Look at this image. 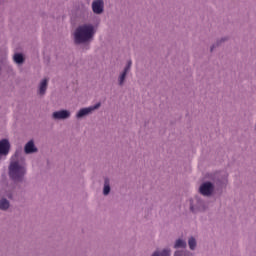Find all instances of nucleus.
<instances>
[{
	"mask_svg": "<svg viewBox=\"0 0 256 256\" xmlns=\"http://www.w3.org/2000/svg\"><path fill=\"white\" fill-rule=\"evenodd\" d=\"M27 175V159L23 156V148L17 147L10 157L8 177L14 183H23Z\"/></svg>",
	"mask_w": 256,
	"mask_h": 256,
	"instance_id": "f257e3e1",
	"label": "nucleus"
},
{
	"mask_svg": "<svg viewBox=\"0 0 256 256\" xmlns=\"http://www.w3.org/2000/svg\"><path fill=\"white\" fill-rule=\"evenodd\" d=\"M207 177L210 179V181L202 183L199 188L200 194L204 197H211V195H213V192L215 191V185L216 187H219V189L227 187V178L229 177L227 173L215 172L208 174Z\"/></svg>",
	"mask_w": 256,
	"mask_h": 256,
	"instance_id": "f03ea898",
	"label": "nucleus"
},
{
	"mask_svg": "<svg viewBox=\"0 0 256 256\" xmlns=\"http://www.w3.org/2000/svg\"><path fill=\"white\" fill-rule=\"evenodd\" d=\"M95 25L91 23H85L79 25L73 33V42L74 45H86V49H89L93 39H95Z\"/></svg>",
	"mask_w": 256,
	"mask_h": 256,
	"instance_id": "7ed1b4c3",
	"label": "nucleus"
},
{
	"mask_svg": "<svg viewBox=\"0 0 256 256\" xmlns=\"http://www.w3.org/2000/svg\"><path fill=\"white\" fill-rule=\"evenodd\" d=\"M19 193L17 186H6L0 190V211H8L11 209V201H17Z\"/></svg>",
	"mask_w": 256,
	"mask_h": 256,
	"instance_id": "20e7f679",
	"label": "nucleus"
},
{
	"mask_svg": "<svg viewBox=\"0 0 256 256\" xmlns=\"http://www.w3.org/2000/svg\"><path fill=\"white\" fill-rule=\"evenodd\" d=\"M209 210V202L205 201L203 198L195 197V199L190 200V211L197 215V213H205Z\"/></svg>",
	"mask_w": 256,
	"mask_h": 256,
	"instance_id": "39448f33",
	"label": "nucleus"
},
{
	"mask_svg": "<svg viewBox=\"0 0 256 256\" xmlns=\"http://www.w3.org/2000/svg\"><path fill=\"white\" fill-rule=\"evenodd\" d=\"M173 249H177L173 256H195V253L189 250H179V249H187V241L183 238H178L174 241Z\"/></svg>",
	"mask_w": 256,
	"mask_h": 256,
	"instance_id": "423d86ee",
	"label": "nucleus"
},
{
	"mask_svg": "<svg viewBox=\"0 0 256 256\" xmlns=\"http://www.w3.org/2000/svg\"><path fill=\"white\" fill-rule=\"evenodd\" d=\"M99 107H101V102L96 103L94 106H89V107L80 109L76 113V119H83V118L93 114V111H97V109H99Z\"/></svg>",
	"mask_w": 256,
	"mask_h": 256,
	"instance_id": "0eeeda50",
	"label": "nucleus"
},
{
	"mask_svg": "<svg viewBox=\"0 0 256 256\" xmlns=\"http://www.w3.org/2000/svg\"><path fill=\"white\" fill-rule=\"evenodd\" d=\"M132 65H133V61L128 60L123 71L119 74L118 76L119 87H123V85H125V81H127V74L130 73Z\"/></svg>",
	"mask_w": 256,
	"mask_h": 256,
	"instance_id": "6e6552de",
	"label": "nucleus"
},
{
	"mask_svg": "<svg viewBox=\"0 0 256 256\" xmlns=\"http://www.w3.org/2000/svg\"><path fill=\"white\" fill-rule=\"evenodd\" d=\"M11 152V142H9V139L4 138L0 140V161L3 159V157H7L9 153Z\"/></svg>",
	"mask_w": 256,
	"mask_h": 256,
	"instance_id": "1a4fd4ad",
	"label": "nucleus"
},
{
	"mask_svg": "<svg viewBox=\"0 0 256 256\" xmlns=\"http://www.w3.org/2000/svg\"><path fill=\"white\" fill-rule=\"evenodd\" d=\"M92 11L95 15H101L105 11V1L103 0H94L92 2Z\"/></svg>",
	"mask_w": 256,
	"mask_h": 256,
	"instance_id": "9d476101",
	"label": "nucleus"
},
{
	"mask_svg": "<svg viewBox=\"0 0 256 256\" xmlns=\"http://www.w3.org/2000/svg\"><path fill=\"white\" fill-rule=\"evenodd\" d=\"M24 153L25 155H33L35 153H39V148L35 145V140H29L24 145Z\"/></svg>",
	"mask_w": 256,
	"mask_h": 256,
	"instance_id": "9b49d317",
	"label": "nucleus"
},
{
	"mask_svg": "<svg viewBox=\"0 0 256 256\" xmlns=\"http://www.w3.org/2000/svg\"><path fill=\"white\" fill-rule=\"evenodd\" d=\"M70 117H71V111L69 110H60L52 113V119H55L56 121L69 119Z\"/></svg>",
	"mask_w": 256,
	"mask_h": 256,
	"instance_id": "f8f14e48",
	"label": "nucleus"
},
{
	"mask_svg": "<svg viewBox=\"0 0 256 256\" xmlns=\"http://www.w3.org/2000/svg\"><path fill=\"white\" fill-rule=\"evenodd\" d=\"M47 87H49V79L44 78L38 85L37 93L40 95V97H45V94L47 93Z\"/></svg>",
	"mask_w": 256,
	"mask_h": 256,
	"instance_id": "ddd939ff",
	"label": "nucleus"
},
{
	"mask_svg": "<svg viewBox=\"0 0 256 256\" xmlns=\"http://www.w3.org/2000/svg\"><path fill=\"white\" fill-rule=\"evenodd\" d=\"M77 15H78V19L85 21L89 19V15H91V11H89V7L82 5L78 10Z\"/></svg>",
	"mask_w": 256,
	"mask_h": 256,
	"instance_id": "4468645a",
	"label": "nucleus"
},
{
	"mask_svg": "<svg viewBox=\"0 0 256 256\" xmlns=\"http://www.w3.org/2000/svg\"><path fill=\"white\" fill-rule=\"evenodd\" d=\"M103 189H102V193L104 195V197H107L111 194V178L105 176L103 177Z\"/></svg>",
	"mask_w": 256,
	"mask_h": 256,
	"instance_id": "2eb2a0df",
	"label": "nucleus"
},
{
	"mask_svg": "<svg viewBox=\"0 0 256 256\" xmlns=\"http://www.w3.org/2000/svg\"><path fill=\"white\" fill-rule=\"evenodd\" d=\"M151 256H171V249L169 248H164L162 250H155Z\"/></svg>",
	"mask_w": 256,
	"mask_h": 256,
	"instance_id": "dca6fc26",
	"label": "nucleus"
},
{
	"mask_svg": "<svg viewBox=\"0 0 256 256\" xmlns=\"http://www.w3.org/2000/svg\"><path fill=\"white\" fill-rule=\"evenodd\" d=\"M13 61L17 65H23L25 63V56L22 53H15L13 56Z\"/></svg>",
	"mask_w": 256,
	"mask_h": 256,
	"instance_id": "f3484780",
	"label": "nucleus"
},
{
	"mask_svg": "<svg viewBox=\"0 0 256 256\" xmlns=\"http://www.w3.org/2000/svg\"><path fill=\"white\" fill-rule=\"evenodd\" d=\"M188 247L190 251H195L197 249V239L193 236H190L188 238Z\"/></svg>",
	"mask_w": 256,
	"mask_h": 256,
	"instance_id": "a211bd4d",
	"label": "nucleus"
},
{
	"mask_svg": "<svg viewBox=\"0 0 256 256\" xmlns=\"http://www.w3.org/2000/svg\"><path fill=\"white\" fill-rule=\"evenodd\" d=\"M227 41H229V36H223L221 38H218L215 42L214 47H221V45H223V43H227Z\"/></svg>",
	"mask_w": 256,
	"mask_h": 256,
	"instance_id": "6ab92c4d",
	"label": "nucleus"
},
{
	"mask_svg": "<svg viewBox=\"0 0 256 256\" xmlns=\"http://www.w3.org/2000/svg\"><path fill=\"white\" fill-rule=\"evenodd\" d=\"M217 47H219V46H215V43L211 46V48H210V51H211V53H213V50L214 49H217Z\"/></svg>",
	"mask_w": 256,
	"mask_h": 256,
	"instance_id": "aec40b11",
	"label": "nucleus"
},
{
	"mask_svg": "<svg viewBox=\"0 0 256 256\" xmlns=\"http://www.w3.org/2000/svg\"><path fill=\"white\" fill-rule=\"evenodd\" d=\"M8 69L13 70V67L11 65H8Z\"/></svg>",
	"mask_w": 256,
	"mask_h": 256,
	"instance_id": "412c9836",
	"label": "nucleus"
}]
</instances>
